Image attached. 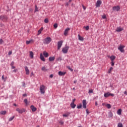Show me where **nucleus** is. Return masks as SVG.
Returning a JSON list of instances; mask_svg holds the SVG:
<instances>
[{
    "mask_svg": "<svg viewBox=\"0 0 127 127\" xmlns=\"http://www.w3.org/2000/svg\"><path fill=\"white\" fill-rule=\"evenodd\" d=\"M51 41H52V39L50 37H47L46 38L44 39L43 43L44 44H49Z\"/></svg>",
    "mask_w": 127,
    "mask_h": 127,
    "instance_id": "nucleus-1",
    "label": "nucleus"
},
{
    "mask_svg": "<svg viewBox=\"0 0 127 127\" xmlns=\"http://www.w3.org/2000/svg\"><path fill=\"white\" fill-rule=\"evenodd\" d=\"M68 50H69V46L65 45L64 47L63 48L62 52L64 54H67L68 53Z\"/></svg>",
    "mask_w": 127,
    "mask_h": 127,
    "instance_id": "nucleus-2",
    "label": "nucleus"
},
{
    "mask_svg": "<svg viewBox=\"0 0 127 127\" xmlns=\"http://www.w3.org/2000/svg\"><path fill=\"white\" fill-rule=\"evenodd\" d=\"M40 91L41 94H45V86L42 84L40 86Z\"/></svg>",
    "mask_w": 127,
    "mask_h": 127,
    "instance_id": "nucleus-3",
    "label": "nucleus"
},
{
    "mask_svg": "<svg viewBox=\"0 0 127 127\" xmlns=\"http://www.w3.org/2000/svg\"><path fill=\"white\" fill-rule=\"evenodd\" d=\"M16 111L19 114H23V113H25V112L26 111V110H25V109H24V108H22V109L16 108Z\"/></svg>",
    "mask_w": 127,
    "mask_h": 127,
    "instance_id": "nucleus-4",
    "label": "nucleus"
},
{
    "mask_svg": "<svg viewBox=\"0 0 127 127\" xmlns=\"http://www.w3.org/2000/svg\"><path fill=\"white\" fill-rule=\"evenodd\" d=\"M63 45V41L61 40L58 42V50H60V48L62 47Z\"/></svg>",
    "mask_w": 127,
    "mask_h": 127,
    "instance_id": "nucleus-5",
    "label": "nucleus"
},
{
    "mask_svg": "<svg viewBox=\"0 0 127 127\" xmlns=\"http://www.w3.org/2000/svg\"><path fill=\"white\" fill-rule=\"evenodd\" d=\"M124 48H125V46L121 45L118 47V50H120L122 53H125V50Z\"/></svg>",
    "mask_w": 127,
    "mask_h": 127,
    "instance_id": "nucleus-6",
    "label": "nucleus"
},
{
    "mask_svg": "<svg viewBox=\"0 0 127 127\" xmlns=\"http://www.w3.org/2000/svg\"><path fill=\"white\" fill-rule=\"evenodd\" d=\"M104 96L105 98H108V97H110V96H111L112 97H114V96H115V94L113 93H110V92H107V93H104Z\"/></svg>",
    "mask_w": 127,
    "mask_h": 127,
    "instance_id": "nucleus-7",
    "label": "nucleus"
},
{
    "mask_svg": "<svg viewBox=\"0 0 127 127\" xmlns=\"http://www.w3.org/2000/svg\"><path fill=\"white\" fill-rule=\"evenodd\" d=\"M120 9H121V7L119 5L115 6L113 7V10L114 11H119Z\"/></svg>",
    "mask_w": 127,
    "mask_h": 127,
    "instance_id": "nucleus-8",
    "label": "nucleus"
},
{
    "mask_svg": "<svg viewBox=\"0 0 127 127\" xmlns=\"http://www.w3.org/2000/svg\"><path fill=\"white\" fill-rule=\"evenodd\" d=\"M70 29H71L70 28H67L64 30V36H67V35H68V33L69 32Z\"/></svg>",
    "mask_w": 127,
    "mask_h": 127,
    "instance_id": "nucleus-9",
    "label": "nucleus"
},
{
    "mask_svg": "<svg viewBox=\"0 0 127 127\" xmlns=\"http://www.w3.org/2000/svg\"><path fill=\"white\" fill-rule=\"evenodd\" d=\"M102 4V1L101 0H98L96 3V7H100Z\"/></svg>",
    "mask_w": 127,
    "mask_h": 127,
    "instance_id": "nucleus-10",
    "label": "nucleus"
},
{
    "mask_svg": "<svg viewBox=\"0 0 127 127\" xmlns=\"http://www.w3.org/2000/svg\"><path fill=\"white\" fill-rule=\"evenodd\" d=\"M0 20H7V16L5 15H0Z\"/></svg>",
    "mask_w": 127,
    "mask_h": 127,
    "instance_id": "nucleus-11",
    "label": "nucleus"
},
{
    "mask_svg": "<svg viewBox=\"0 0 127 127\" xmlns=\"http://www.w3.org/2000/svg\"><path fill=\"white\" fill-rule=\"evenodd\" d=\"M82 105H83V108L84 109H86L87 108V102L86 101V100H83L82 101Z\"/></svg>",
    "mask_w": 127,
    "mask_h": 127,
    "instance_id": "nucleus-12",
    "label": "nucleus"
},
{
    "mask_svg": "<svg viewBox=\"0 0 127 127\" xmlns=\"http://www.w3.org/2000/svg\"><path fill=\"white\" fill-rule=\"evenodd\" d=\"M24 69L26 71V75H29V69H28L27 66H25Z\"/></svg>",
    "mask_w": 127,
    "mask_h": 127,
    "instance_id": "nucleus-13",
    "label": "nucleus"
},
{
    "mask_svg": "<svg viewBox=\"0 0 127 127\" xmlns=\"http://www.w3.org/2000/svg\"><path fill=\"white\" fill-rule=\"evenodd\" d=\"M30 109H31L32 111L34 112H36V111H37V108H36V107H34V105H31L30 106Z\"/></svg>",
    "mask_w": 127,
    "mask_h": 127,
    "instance_id": "nucleus-14",
    "label": "nucleus"
},
{
    "mask_svg": "<svg viewBox=\"0 0 127 127\" xmlns=\"http://www.w3.org/2000/svg\"><path fill=\"white\" fill-rule=\"evenodd\" d=\"M66 74V72H62L61 71H59L58 74L59 76H64Z\"/></svg>",
    "mask_w": 127,
    "mask_h": 127,
    "instance_id": "nucleus-15",
    "label": "nucleus"
},
{
    "mask_svg": "<svg viewBox=\"0 0 127 127\" xmlns=\"http://www.w3.org/2000/svg\"><path fill=\"white\" fill-rule=\"evenodd\" d=\"M40 59L42 61H43L44 62H45V58H44V57L43 56V55L42 54V53L40 54Z\"/></svg>",
    "mask_w": 127,
    "mask_h": 127,
    "instance_id": "nucleus-16",
    "label": "nucleus"
},
{
    "mask_svg": "<svg viewBox=\"0 0 127 127\" xmlns=\"http://www.w3.org/2000/svg\"><path fill=\"white\" fill-rule=\"evenodd\" d=\"M123 28H121V27H117V29L116 30L117 32H121V31H123Z\"/></svg>",
    "mask_w": 127,
    "mask_h": 127,
    "instance_id": "nucleus-17",
    "label": "nucleus"
},
{
    "mask_svg": "<svg viewBox=\"0 0 127 127\" xmlns=\"http://www.w3.org/2000/svg\"><path fill=\"white\" fill-rule=\"evenodd\" d=\"M71 113L70 112H67L65 114L63 115V116L65 117V118H67V117H69L70 116V114Z\"/></svg>",
    "mask_w": 127,
    "mask_h": 127,
    "instance_id": "nucleus-18",
    "label": "nucleus"
},
{
    "mask_svg": "<svg viewBox=\"0 0 127 127\" xmlns=\"http://www.w3.org/2000/svg\"><path fill=\"white\" fill-rule=\"evenodd\" d=\"M49 60L50 62L54 61L55 60V57H51L49 58Z\"/></svg>",
    "mask_w": 127,
    "mask_h": 127,
    "instance_id": "nucleus-19",
    "label": "nucleus"
},
{
    "mask_svg": "<svg viewBox=\"0 0 127 127\" xmlns=\"http://www.w3.org/2000/svg\"><path fill=\"white\" fill-rule=\"evenodd\" d=\"M78 40H80V41H84V38H83V37L80 36V34L78 35Z\"/></svg>",
    "mask_w": 127,
    "mask_h": 127,
    "instance_id": "nucleus-20",
    "label": "nucleus"
},
{
    "mask_svg": "<svg viewBox=\"0 0 127 127\" xmlns=\"http://www.w3.org/2000/svg\"><path fill=\"white\" fill-rule=\"evenodd\" d=\"M70 107L72 108V109H75V108H76V105L73 103H71Z\"/></svg>",
    "mask_w": 127,
    "mask_h": 127,
    "instance_id": "nucleus-21",
    "label": "nucleus"
},
{
    "mask_svg": "<svg viewBox=\"0 0 127 127\" xmlns=\"http://www.w3.org/2000/svg\"><path fill=\"white\" fill-rule=\"evenodd\" d=\"M111 61H114L116 59V56L112 55L110 57Z\"/></svg>",
    "mask_w": 127,
    "mask_h": 127,
    "instance_id": "nucleus-22",
    "label": "nucleus"
},
{
    "mask_svg": "<svg viewBox=\"0 0 127 127\" xmlns=\"http://www.w3.org/2000/svg\"><path fill=\"white\" fill-rule=\"evenodd\" d=\"M34 55V54L33 53V52H30V57L32 59L33 58V56Z\"/></svg>",
    "mask_w": 127,
    "mask_h": 127,
    "instance_id": "nucleus-23",
    "label": "nucleus"
},
{
    "mask_svg": "<svg viewBox=\"0 0 127 127\" xmlns=\"http://www.w3.org/2000/svg\"><path fill=\"white\" fill-rule=\"evenodd\" d=\"M43 55L45 57L47 58L49 56V54L48 53H46V52H43Z\"/></svg>",
    "mask_w": 127,
    "mask_h": 127,
    "instance_id": "nucleus-24",
    "label": "nucleus"
},
{
    "mask_svg": "<svg viewBox=\"0 0 127 127\" xmlns=\"http://www.w3.org/2000/svg\"><path fill=\"white\" fill-rule=\"evenodd\" d=\"M117 114L119 116H122V109H119L117 111Z\"/></svg>",
    "mask_w": 127,
    "mask_h": 127,
    "instance_id": "nucleus-25",
    "label": "nucleus"
},
{
    "mask_svg": "<svg viewBox=\"0 0 127 127\" xmlns=\"http://www.w3.org/2000/svg\"><path fill=\"white\" fill-rule=\"evenodd\" d=\"M108 116L110 118H113V113H112V111H110L108 113Z\"/></svg>",
    "mask_w": 127,
    "mask_h": 127,
    "instance_id": "nucleus-26",
    "label": "nucleus"
},
{
    "mask_svg": "<svg viewBox=\"0 0 127 127\" xmlns=\"http://www.w3.org/2000/svg\"><path fill=\"white\" fill-rule=\"evenodd\" d=\"M39 11V10L38 9V7H37V5H35L34 12H36L37 11Z\"/></svg>",
    "mask_w": 127,
    "mask_h": 127,
    "instance_id": "nucleus-27",
    "label": "nucleus"
},
{
    "mask_svg": "<svg viewBox=\"0 0 127 127\" xmlns=\"http://www.w3.org/2000/svg\"><path fill=\"white\" fill-rule=\"evenodd\" d=\"M66 68H67V69H68V70H69L70 71H71V72H73V70L72 68H71L70 67V66L68 65L66 66Z\"/></svg>",
    "mask_w": 127,
    "mask_h": 127,
    "instance_id": "nucleus-28",
    "label": "nucleus"
},
{
    "mask_svg": "<svg viewBox=\"0 0 127 127\" xmlns=\"http://www.w3.org/2000/svg\"><path fill=\"white\" fill-rule=\"evenodd\" d=\"M31 42H33V40H31L30 41H26V43L27 45L29 44L30 43H31Z\"/></svg>",
    "mask_w": 127,
    "mask_h": 127,
    "instance_id": "nucleus-29",
    "label": "nucleus"
},
{
    "mask_svg": "<svg viewBox=\"0 0 127 127\" xmlns=\"http://www.w3.org/2000/svg\"><path fill=\"white\" fill-rule=\"evenodd\" d=\"M24 103H25V104L27 106V105H29V103H28V100H27V99H25L24 100Z\"/></svg>",
    "mask_w": 127,
    "mask_h": 127,
    "instance_id": "nucleus-30",
    "label": "nucleus"
},
{
    "mask_svg": "<svg viewBox=\"0 0 127 127\" xmlns=\"http://www.w3.org/2000/svg\"><path fill=\"white\" fill-rule=\"evenodd\" d=\"M41 70H42V71H48V69H46V68L45 67V66L42 67Z\"/></svg>",
    "mask_w": 127,
    "mask_h": 127,
    "instance_id": "nucleus-31",
    "label": "nucleus"
},
{
    "mask_svg": "<svg viewBox=\"0 0 127 127\" xmlns=\"http://www.w3.org/2000/svg\"><path fill=\"white\" fill-rule=\"evenodd\" d=\"M15 117L14 116H12L11 117H10L9 120H8V122H11V121H12L13 120V119H14Z\"/></svg>",
    "mask_w": 127,
    "mask_h": 127,
    "instance_id": "nucleus-32",
    "label": "nucleus"
},
{
    "mask_svg": "<svg viewBox=\"0 0 127 127\" xmlns=\"http://www.w3.org/2000/svg\"><path fill=\"white\" fill-rule=\"evenodd\" d=\"M106 107L107 109H111L112 108V106L110 104H107V105H106Z\"/></svg>",
    "mask_w": 127,
    "mask_h": 127,
    "instance_id": "nucleus-33",
    "label": "nucleus"
},
{
    "mask_svg": "<svg viewBox=\"0 0 127 127\" xmlns=\"http://www.w3.org/2000/svg\"><path fill=\"white\" fill-rule=\"evenodd\" d=\"M118 127H124L123 124H122V123H119L118 125Z\"/></svg>",
    "mask_w": 127,
    "mask_h": 127,
    "instance_id": "nucleus-34",
    "label": "nucleus"
},
{
    "mask_svg": "<svg viewBox=\"0 0 127 127\" xmlns=\"http://www.w3.org/2000/svg\"><path fill=\"white\" fill-rule=\"evenodd\" d=\"M94 93V91L93 89H90L88 91V94H93Z\"/></svg>",
    "mask_w": 127,
    "mask_h": 127,
    "instance_id": "nucleus-35",
    "label": "nucleus"
},
{
    "mask_svg": "<svg viewBox=\"0 0 127 127\" xmlns=\"http://www.w3.org/2000/svg\"><path fill=\"white\" fill-rule=\"evenodd\" d=\"M49 22V20H48V18L45 19V20H44V22H45V23H48Z\"/></svg>",
    "mask_w": 127,
    "mask_h": 127,
    "instance_id": "nucleus-36",
    "label": "nucleus"
},
{
    "mask_svg": "<svg viewBox=\"0 0 127 127\" xmlns=\"http://www.w3.org/2000/svg\"><path fill=\"white\" fill-rule=\"evenodd\" d=\"M54 27L55 28H57V27H58V23H55L54 25Z\"/></svg>",
    "mask_w": 127,
    "mask_h": 127,
    "instance_id": "nucleus-37",
    "label": "nucleus"
},
{
    "mask_svg": "<svg viewBox=\"0 0 127 127\" xmlns=\"http://www.w3.org/2000/svg\"><path fill=\"white\" fill-rule=\"evenodd\" d=\"M1 79H2V80H4V82H5V81H6V79L4 78V75H3L2 76Z\"/></svg>",
    "mask_w": 127,
    "mask_h": 127,
    "instance_id": "nucleus-38",
    "label": "nucleus"
},
{
    "mask_svg": "<svg viewBox=\"0 0 127 127\" xmlns=\"http://www.w3.org/2000/svg\"><path fill=\"white\" fill-rule=\"evenodd\" d=\"M1 115H5L6 114V111H1Z\"/></svg>",
    "mask_w": 127,
    "mask_h": 127,
    "instance_id": "nucleus-39",
    "label": "nucleus"
},
{
    "mask_svg": "<svg viewBox=\"0 0 127 127\" xmlns=\"http://www.w3.org/2000/svg\"><path fill=\"white\" fill-rule=\"evenodd\" d=\"M62 58L61 57H59L58 59H57V61H62Z\"/></svg>",
    "mask_w": 127,
    "mask_h": 127,
    "instance_id": "nucleus-40",
    "label": "nucleus"
},
{
    "mask_svg": "<svg viewBox=\"0 0 127 127\" xmlns=\"http://www.w3.org/2000/svg\"><path fill=\"white\" fill-rule=\"evenodd\" d=\"M102 18L103 19H106V18H107V16H106V15H103L102 16Z\"/></svg>",
    "mask_w": 127,
    "mask_h": 127,
    "instance_id": "nucleus-41",
    "label": "nucleus"
},
{
    "mask_svg": "<svg viewBox=\"0 0 127 127\" xmlns=\"http://www.w3.org/2000/svg\"><path fill=\"white\" fill-rule=\"evenodd\" d=\"M77 109H81V108H82V104H80L79 105H77Z\"/></svg>",
    "mask_w": 127,
    "mask_h": 127,
    "instance_id": "nucleus-42",
    "label": "nucleus"
},
{
    "mask_svg": "<svg viewBox=\"0 0 127 127\" xmlns=\"http://www.w3.org/2000/svg\"><path fill=\"white\" fill-rule=\"evenodd\" d=\"M3 43V40L2 39H0V44H2Z\"/></svg>",
    "mask_w": 127,
    "mask_h": 127,
    "instance_id": "nucleus-43",
    "label": "nucleus"
},
{
    "mask_svg": "<svg viewBox=\"0 0 127 127\" xmlns=\"http://www.w3.org/2000/svg\"><path fill=\"white\" fill-rule=\"evenodd\" d=\"M89 28H90V26H86L85 27L86 30H89Z\"/></svg>",
    "mask_w": 127,
    "mask_h": 127,
    "instance_id": "nucleus-44",
    "label": "nucleus"
},
{
    "mask_svg": "<svg viewBox=\"0 0 127 127\" xmlns=\"http://www.w3.org/2000/svg\"><path fill=\"white\" fill-rule=\"evenodd\" d=\"M113 67H111L110 68V69H109V71H108V73H111V71L113 70Z\"/></svg>",
    "mask_w": 127,
    "mask_h": 127,
    "instance_id": "nucleus-45",
    "label": "nucleus"
},
{
    "mask_svg": "<svg viewBox=\"0 0 127 127\" xmlns=\"http://www.w3.org/2000/svg\"><path fill=\"white\" fill-rule=\"evenodd\" d=\"M81 5L83 8V10H86V6H85L83 4H82Z\"/></svg>",
    "mask_w": 127,
    "mask_h": 127,
    "instance_id": "nucleus-46",
    "label": "nucleus"
},
{
    "mask_svg": "<svg viewBox=\"0 0 127 127\" xmlns=\"http://www.w3.org/2000/svg\"><path fill=\"white\" fill-rule=\"evenodd\" d=\"M12 72H13L14 73H16L17 72V69H15L13 70Z\"/></svg>",
    "mask_w": 127,
    "mask_h": 127,
    "instance_id": "nucleus-47",
    "label": "nucleus"
},
{
    "mask_svg": "<svg viewBox=\"0 0 127 127\" xmlns=\"http://www.w3.org/2000/svg\"><path fill=\"white\" fill-rule=\"evenodd\" d=\"M115 65V63H114V61H111V66H114Z\"/></svg>",
    "mask_w": 127,
    "mask_h": 127,
    "instance_id": "nucleus-48",
    "label": "nucleus"
},
{
    "mask_svg": "<svg viewBox=\"0 0 127 127\" xmlns=\"http://www.w3.org/2000/svg\"><path fill=\"white\" fill-rule=\"evenodd\" d=\"M59 123L60 124V125H64V122H63L62 121H60Z\"/></svg>",
    "mask_w": 127,
    "mask_h": 127,
    "instance_id": "nucleus-49",
    "label": "nucleus"
},
{
    "mask_svg": "<svg viewBox=\"0 0 127 127\" xmlns=\"http://www.w3.org/2000/svg\"><path fill=\"white\" fill-rule=\"evenodd\" d=\"M14 64V62H11L10 64V66H13Z\"/></svg>",
    "mask_w": 127,
    "mask_h": 127,
    "instance_id": "nucleus-50",
    "label": "nucleus"
},
{
    "mask_svg": "<svg viewBox=\"0 0 127 127\" xmlns=\"http://www.w3.org/2000/svg\"><path fill=\"white\" fill-rule=\"evenodd\" d=\"M41 31H40V30H39L38 31V35H39V34H41Z\"/></svg>",
    "mask_w": 127,
    "mask_h": 127,
    "instance_id": "nucleus-51",
    "label": "nucleus"
},
{
    "mask_svg": "<svg viewBox=\"0 0 127 127\" xmlns=\"http://www.w3.org/2000/svg\"><path fill=\"white\" fill-rule=\"evenodd\" d=\"M69 5V2H67L65 3V6L67 7Z\"/></svg>",
    "mask_w": 127,
    "mask_h": 127,
    "instance_id": "nucleus-52",
    "label": "nucleus"
},
{
    "mask_svg": "<svg viewBox=\"0 0 127 127\" xmlns=\"http://www.w3.org/2000/svg\"><path fill=\"white\" fill-rule=\"evenodd\" d=\"M8 54V55H11V54H12V52L11 51L9 52Z\"/></svg>",
    "mask_w": 127,
    "mask_h": 127,
    "instance_id": "nucleus-53",
    "label": "nucleus"
},
{
    "mask_svg": "<svg viewBox=\"0 0 127 127\" xmlns=\"http://www.w3.org/2000/svg\"><path fill=\"white\" fill-rule=\"evenodd\" d=\"M86 113H87V115H89V114H90V112L88 111V109H86Z\"/></svg>",
    "mask_w": 127,
    "mask_h": 127,
    "instance_id": "nucleus-54",
    "label": "nucleus"
},
{
    "mask_svg": "<svg viewBox=\"0 0 127 127\" xmlns=\"http://www.w3.org/2000/svg\"><path fill=\"white\" fill-rule=\"evenodd\" d=\"M54 76V75L53 74H52L50 75V78H53Z\"/></svg>",
    "mask_w": 127,
    "mask_h": 127,
    "instance_id": "nucleus-55",
    "label": "nucleus"
},
{
    "mask_svg": "<svg viewBox=\"0 0 127 127\" xmlns=\"http://www.w3.org/2000/svg\"><path fill=\"white\" fill-rule=\"evenodd\" d=\"M11 69H14V68H15V66L11 65Z\"/></svg>",
    "mask_w": 127,
    "mask_h": 127,
    "instance_id": "nucleus-56",
    "label": "nucleus"
},
{
    "mask_svg": "<svg viewBox=\"0 0 127 127\" xmlns=\"http://www.w3.org/2000/svg\"><path fill=\"white\" fill-rule=\"evenodd\" d=\"M34 74H33V72H32L30 75V77H32V76H34Z\"/></svg>",
    "mask_w": 127,
    "mask_h": 127,
    "instance_id": "nucleus-57",
    "label": "nucleus"
},
{
    "mask_svg": "<svg viewBox=\"0 0 127 127\" xmlns=\"http://www.w3.org/2000/svg\"><path fill=\"white\" fill-rule=\"evenodd\" d=\"M23 97H27V94H23Z\"/></svg>",
    "mask_w": 127,
    "mask_h": 127,
    "instance_id": "nucleus-58",
    "label": "nucleus"
},
{
    "mask_svg": "<svg viewBox=\"0 0 127 127\" xmlns=\"http://www.w3.org/2000/svg\"><path fill=\"white\" fill-rule=\"evenodd\" d=\"M39 30L41 31V32L42 31V30H43V27H41L40 28V29H39Z\"/></svg>",
    "mask_w": 127,
    "mask_h": 127,
    "instance_id": "nucleus-59",
    "label": "nucleus"
},
{
    "mask_svg": "<svg viewBox=\"0 0 127 127\" xmlns=\"http://www.w3.org/2000/svg\"><path fill=\"white\" fill-rule=\"evenodd\" d=\"M75 101H76V99H73V100H72V102L71 103H73L74 104Z\"/></svg>",
    "mask_w": 127,
    "mask_h": 127,
    "instance_id": "nucleus-60",
    "label": "nucleus"
},
{
    "mask_svg": "<svg viewBox=\"0 0 127 127\" xmlns=\"http://www.w3.org/2000/svg\"><path fill=\"white\" fill-rule=\"evenodd\" d=\"M124 94H125V95H126L127 96V91H125L124 92Z\"/></svg>",
    "mask_w": 127,
    "mask_h": 127,
    "instance_id": "nucleus-61",
    "label": "nucleus"
},
{
    "mask_svg": "<svg viewBox=\"0 0 127 127\" xmlns=\"http://www.w3.org/2000/svg\"><path fill=\"white\" fill-rule=\"evenodd\" d=\"M74 84H76L77 83V80H75L73 81Z\"/></svg>",
    "mask_w": 127,
    "mask_h": 127,
    "instance_id": "nucleus-62",
    "label": "nucleus"
},
{
    "mask_svg": "<svg viewBox=\"0 0 127 127\" xmlns=\"http://www.w3.org/2000/svg\"><path fill=\"white\" fill-rule=\"evenodd\" d=\"M95 106H98V102L97 101L95 102Z\"/></svg>",
    "mask_w": 127,
    "mask_h": 127,
    "instance_id": "nucleus-63",
    "label": "nucleus"
},
{
    "mask_svg": "<svg viewBox=\"0 0 127 127\" xmlns=\"http://www.w3.org/2000/svg\"><path fill=\"white\" fill-rule=\"evenodd\" d=\"M13 106H14L15 107H16V106H17V105H16V104L14 103V104H13Z\"/></svg>",
    "mask_w": 127,
    "mask_h": 127,
    "instance_id": "nucleus-64",
    "label": "nucleus"
}]
</instances>
